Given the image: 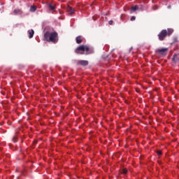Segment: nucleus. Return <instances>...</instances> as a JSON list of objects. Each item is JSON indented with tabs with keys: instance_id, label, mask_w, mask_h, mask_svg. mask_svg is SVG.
I'll list each match as a JSON object with an SVG mask.
<instances>
[{
	"instance_id": "f257e3e1",
	"label": "nucleus",
	"mask_w": 179,
	"mask_h": 179,
	"mask_svg": "<svg viewBox=\"0 0 179 179\" xmlns=\"http://www.w3.org/2000/svg\"><path fill=\"white\" fill-rule=\"evenodd\" d=\"M44 40L45 41H48L49 43L57 44V43H58V33H57V31H47L44 34Z\"/></svg>"
},
{
	"instance_id": "f03ea898",
	"label": "nucleus",
	"mask_w": 179,
	"mask_h": 179,
	"mask_svg": "<svg viewBox=\"0 0 179 179\" xmlns=\"http://www.w3.org/2000/svg\"><path fill=\"white\" fill-rule=\"evenodd\" d=\"M75 52L79 55H83V54L85 52V54L87 55L89 54H92L93 52L92 50H90V47H89V45H81L75 50Z\"/></svg>"
},
{
	"instance_id": "7ed1b4c3",
	"label": "nucleus",
	"mask_w": 179,
	"mask_h": 179,
	"mask_svg": "<svg viewBox=\"0 0 179 179\" xmlns=\"http://www.w3.org/2000/svg\"><path fill=\"white\" fill-rule=\"evenodd\" d=\"M174 33V29H163L159 34H158V38L159 41H164V38L167 36H171Z\"/></svg>"
},
{
	"instance_id": "20e7f679",
	"label": "nucleus",
	"mask_w": 179,
	"mask_h": 179,
	"mask_svg": "<svg viewBox=\"0 0 179 179\" xmlns=\"http://www.w3.org/2000/svg\"><path fill=\"white\" fill-rule=\"evenodd\" d=\"M169 49L166 48H163L161 49H157L155 50L156 54H159L160 55H166V52H167V50Z\"/></svg>"
},
{
	"instance_id": "39448f33",
	"label": "nucleus",
	"mask_w": 179,
	"mask_h": 179,
	"mask_svg": "<svg viewBox=\"0 0 179 179\" xmlns=\"http://www.w3.org/2000/svg\"><path fill=\"white\" fill-rule=\"evenodd\" d=\"M77 65H81V66H87V65H89V62L87 60H78L77 62Z\"/></svg>"
},
{
	"instance_id": "423d86ee",
	"label": "nucleus",
	"mask_w": 179,
	"mask_h": 179,
	"mask_svg": "<svg viewBox=\"0 0 179 179\" xmlns=\"http://www.w3.org/2000/svg\"><path fill=\"white\" fill-rule=\"evenodd\" d=\"M67 12H68V13H69V15H73V13H75V9H73L71 6H68L67 7Z\"/></svg>"
},
{
	"instance_id": "0eeeda50",
	"label": "nucleus",
	"mask_w": 179,
	"mask_h": 179,
	"mask_svg": "<svg viewBox=\"0 0 179 179\" xmlns=\"http://www.w3.org/2000/svg\"><path fill=\"white\" fill-rule=\"evenodd\" d=\"M76 41L77 44H82L83 39H82L80 36H78L76 38Z\"/></svg>"
},
{
	"instance_id": "6e6552de",
	"label": "nucleus",
	"mask_w": 179,
	"mask_h": 179,
	"mask_svg": "<svg viewBox=\"0 0 179 179\" xmlns=\"http://www.w3.org/2000/svg\"><path fill=\"white\" fill-rule=\"evenodd\" d=\"M29 38H33V36H34V30L31 29V31H29Z\"/></svg>"
},
{
	"instance_id": "1a4fd4ad",
	"label": "nucleus",
	"mask_w": 179,
	"mask_h": 179,
	"mask_svg": "<svg viewBox=\"0 0 179 179\" xmlns=\"http://www.w3.org/2000/svg\"><path fill=\"white\" fill-rule=\"evenodd\" d=\"M48 7L49 8L50 10H55V6H52L51 3L48 4Z\"/></svg>"
},
{
	"instance_id": "9d476101",
	"label": "nucleus",
	"mask_w": 179,
	"mask_h": 179,
	"mask_svg": "<svg viewBox=\"0 0 179 179\" xmlns=\"http://www.w3.org/2000/svg\"><path fill=\"white\" fill-rule=\"evenodd\" d=\"M131 12H135V11H136V10H138V5H136V6H132V7L131 8Z\"/></svg>"
},
{
	"instance_id": "9b49d317",
	"label": "nucleus",
	"mask_w": 179,
	"mask_h": 179,
	"mask_svg": "<svg viewBox=\"0 0 179 179\" xmlns=\"http://www.w3.org/2000/svg\"><path fill=\"white\" fill-rule=\"evenodd\" d=\"M35 10H37V7H36V6H31L30 8V12H34Z\"/></svg>"
},
{
	"instance_id": "f8f14e48",
	"label": "nucleus",
	"mask_w": 179,
	"mask_h": 179,
	"mask_svg": "<svg viewBox=\"0 0 179 179\" xmlns=\"http://www.w3.org/2000/svg\"><path fill=\"white\" fill-rule=\"evenodd\" d=\"M138 10H145V6L142 5L138 6Z\"/></svg>"
},
{
	"instance_id": "ddd939ff",
	"label": "nucleus",
	"mask_w": 179,
	"mask_h": 179,
	"mask_svg": "<svg viewBox=\"0 0 179 179\" xmlns=\"http://www.w3.org/2000/svg\"><path fill=\"white\" fill-rule=\"evenodd\" d=\"M121 173H122V174H124V175L127 174L128 170H127V169H122Z\"/></svg>"
},
{
	"instance_id": "4468645a",
	"label": "nucleus",
	"mask_w": 179,
	"mask_h": 179,
	"mask_svg": "<svg viewBox=\"0 0 179 179\" xmlns=\"http://www.w3.org/2000/svg\"><path fill=\"white\" fill-rule=\"evenodd\" d=\"M176 58H177V55L175 54V55H173V58H172V61H173V62H176Z\"/></svg>"
},
{
	"instance_id": "2eb2a0df",
	"label": "nucleus",
	"mask_w": 179,
	"mask_h": 179,
	"mask_svg": "<svg viewBox=\"0 0 179 179\" xmlns=\"http://www.w3.org/2000/svg\"><path fill=\"white\" fill-rule=\"evenodd\" d=\"M14 14L17 15V13H20V10H14Z\"/></svg>"
},
{
	"instance_id": "dca6fc26",
	"label": "nucleus",
	"mask_w": 179,
	"mask_h": 179,
	"mask_svg": "<svg viewBox=\"0 0 179 179\" xmlns=\"http://www.w3.org/2000/svg\"><path fill=\"white\" fill-rule=\"evenodd\" d=\"M13 141L14 143L17 142V138L16 136H14V137L13 138Z\"/></svg>"
},
{
	"instance_id": "f3484780",
	"label": "nucleus",
	"mask_w": 179,
	"mask_h": 179,
	"mask_svg": "<svg viewBox=\"0 0 179 179\" xmlns=\"http://www.w3.org/2000/svg\"><path fill=\"white\" fill-rule=\"evenodd\" d=\"M135 19H136V16H132V17H131L130 20H131V22H134V20H135Z\"/></svg>"
},
{
	"instance_id": "a211bd4d",
	"label": "nucleus",
	"mask_w": 179,
	"mask_h": 179,
	"mask_svg": "<svg viewBox=\"0 0 179 179\" xmlns=\"http://www.w3.org/2000/svg\"><path fill=\"white\" fill-rule=\"evenodd\" d=\"M152 9H153V10H157V9H158L157 6H154L152 7Z\"/></svg>"
},
{
	"instance_id": "6ab92c4d",
	"label": "nucleus",
	"mask_w": 179,
	"mask_h": 179,
	"mask_svg": "<svg viewBox=\"0 0 179 179\" xmlns=\"http://www.w3.org/2000/svg\"><path fill=\"white\" fill-rule=\"evenodd\" d=\"M162 151L159 150L157 152V154L158 155V156H162Z\"/></svg>"
},
{
	"instance_id": "aec40b11",
	"label": "nucleus",
	"mask_w": 179,
	"mask_h": 179,
	"mask_svg": "<svg viewBox=\"0 0 179 179\" xmlns=\"http://www.w3.org/2000/svg\"><path fill=\"white\" fill-rule=\"evenodd\" d=\"M113 23H114V22H113V20H110V21L108 22V24L112 25Z\"/></svg>"
},
{
	"instance_id": "412c9836",
	"label": "nucleus",
	"mask_w": 179,
	"mask_h": 179,
	"mask_svg": "<svg viewBox=\"0 0 179 179\" xmlns=\"http://www.w3.org/2000/svg\"><path fill=\"white\" fill-rule=\"evenodd\" d=\"M26 115H29V113H26Z\"/></svg>"
},
{
	"instance_id": "4be33fe9",
	"label": "nucleus",
	"mask_w": 179,
	"mask_h": 179,
	"mask_svg": "<svg viewBox=\"0 0 179 179\" xmlns=\"http://www.w3.org/2000/svg\"><path fill=\"white\" fill-rule=\"evenodd\" d=\"M57 115H59V113H57Z\"/></svg>"
}]
</instances>
